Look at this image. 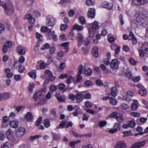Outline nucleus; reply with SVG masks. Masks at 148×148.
<instances>
[{
	"label": "nucleus",
	"mask_w": 148,
	"mask_h": 148,
	"mask_svg": "<svg viewBox=\"0 0 148 148\" xmlns=\"http://www.w3.org/2000/svg\"><path fill=\"white\" fill-rule=\"evenodd\" d=\"M147 18L142 12H140L137 16L136 20L140 26L145 27L147 24Z\"/></svg>",
	"instance_id": "1"
},
{
	"label": "nucleus",
	"mask_w": 148,
	"mask_h": 148,
	"mask_svg": "<svg viewBox=\"0 0 148 148\" xmlns=\"http://www.w3.org/2000/svg\"><path fill=\"white\" fill-rule=\"evenodd\" d=\"M0 5L4 9L5 14L8 15H11L14 13V7L12 3L9 4H5L0 0Z\"/></svg>",
	"instance_id": "2"
},
{
	"label": "nucleus",
	"mask_w": 148,
	"mask_h": 148,
	"mask_svg": "<svg viewBox=\"0 0 148 148\" xmlns=\"http://www.w3.org/2000/svg\"><path fill=\"white\" fill-rule=\"evenodd\" d=\"M56 19L52 16H47L46 19V25L48 27H51L52 29L56 23Z\"/></svg>",
	"instance_id": "3"
},
{
	"label": "nucleus",
	"mask_w": 148,
	"mask_h": 148,
	"mask_svg": "<svg viewBox=\"0 0 148 148\" xmlns=\"http://www.w3.org/2000/svg\"><path fill=\"white\" fill-rule=\"evenodd\" d=\"M98 24V23L95 21L91 24L92 27L88 29V32L90 35H93L95 32L98 30L99 28Z\"/></svg>",
	"instance_id": "4"
},
{
	"label": "nucleus",
	"mask_w": 148,
	"mask_h": 148,
	"mask_svg": "<svg viewBox=\"0 0 148 148\" xmlns=\"http://www.w3.org/2000/svg\"><path fill=\"white\" fill-rule=\"evenodd\" d=\"M44 74L47 80L49 82L53 81L56 78L55 76L53 75L52 73L49 70H45Z\"/></svg>",
	"instance_id": "5"
},
{
	"label": "nucleus",
	"mask_w": 148,
	"mask_h": 148,
	"mask_svg": "<svg viewBox=\"0 0 148 148\" xmlns=\"http://www.w3.org/2000/svg\"><path fill=\"white\" fill-rule=\"evenodd\" d=\"M13 66L14 67L17 68L18 66V71L20 73H23L24 72V71H25V67L24 66L22 65L21 64L18 63L17 61H16L14 62Z\"/></svg>",
	"instance_id": "6"
},
{
	"label": "nucleus",
	"mask_w": 148,
	"mask_h": 148,
	"mask_svg": "<svg viewBox=\"0 0 148 148\" xmlns=\"http://www.w3.org/2000/svg\"><path fill=\"white\" fill-rule=\"evenodd\" d=\"M45 90L42 89L34 93L33 95V98L34 101H36L37 100L38 97L43 96L45 95Z\"/></svg>",
	"instance_id": "7"
},
{
	"label": "nucleus",
	"mask_w": 148,
	"mask_h": 148,
	"mask_svg": "<svg viewBox=\"0 0 148 148\" xmlns=\"http://www.w3.org/2000/svg\"><path fill=\"white\" fill-rule=\"evenodd\" d=\"M12 45V42L9 40L5 42L4 45H3L2 50L4 53H6L7 52L8 49L11 47Z\"/></svg>",
	"instance_id": "8"
},
{
	"label": "nucleus",
	"mask_w": 148,
	"mask_h": 148,
	"mask_svg": "<svg viewBox=\"0 0 148 148\" xmlns=\"http://www.w3.org/2000/svg\"><path fill=\"white\" fill-rule=\"evenodd\" d=\"M133 92L132 91H128L127 92V94L123 96L122 98L125 100L129 101L131 100L132 97L133 96Z\"/></svg>",
	"instance_id": "9"
},
{
	"label": "nucleus",
	"mask_w": 148,
	"mask_h": 148,
	"mask_svg": "<svg viewBox=\"0 0 148 148\" xmlns=\"http://www.w3.org/2000/svg\"><path fill=\"white\" fill-rule=\"evenodd\" d=\"M25 131L24 128L23 127H20L17 129L16 132V136L18 138L21 137L24 135Z\"/></svg>",
	"instance_id": "10"
},
{
	"label": "nucleus",
	"mask_w": 148,
	"mask_h": 148,
	"mask_svg": "<svg viewBox=\"0 0 148 148\" xmlns=\"http://www.w3.org/2000/svg\"><path fill=\"white\" fill-rule=\"evenodd\" d=\"M132 2L136 5H143L148 3V0H132Z\"/></svg>",
	"instance_id": "11"
},
{
	"label": "nucleus",
	"mask_w": 148,
	"mask_h": 148,
	"mask_svg": "<svg viewBox=\"0 0 148 148\" xmlns=\"http://www.w3.org/2000/svg\"><path fill=\"white\" fill-rule=\"evenodd\" d=\"M137 87L139 89V94L142 96L145 95L147 93V91L145 88L140 84H138L136 85Z\"/></svg>",
	"instance_id": "12"
},
{
	"label": "nucleus",
	"mask_w": 148,
	"mask_h": 148,
	"mask_svg": "<svg viewBox=\"0 0 148 148\" xmlns=\"http://www.w3.org/2000/svg\"><path fill=\"white\" fill-rule=\"evenodd\" d=\"M115 87L113 86L112 87L111 89V94L114 97H115L116 95L117 88L119 87V85L118 82H116L115 83Z\"/></svg>",
	"instance_id": "13"
},
{
	"label": "nucleus",
	"mask_w": 148,
	"mask_h": 148,
	"mask_svg": "<svg viewBox=\"0 0 148 148\" xmlns=\"http://www.w3.org/2000/svg\"><path fill=\"white\" fill-rule=\"evenodd\" d=\"M24 19H28L29 22L32 24L34 23L35 21V19L32 17V15L30 14H27V13H26L25 14Z\"/></svg>",
	"instance_id": "14"
},
{
	"label": "nucleus",
	"mask_w": 148,
	"mask_h": 148,
	"mask_svg": "<svg viewBox=\"0 0 148 148\" xmlns=\"http://www.w3.org/2000/svg\"><path fill=\"white\" fill-rule=\"evenodd\" d=\"M126 143L123 140L117 141L115 146V148H126Z\"/></svg>",
	"instance_id": "15"
},
{
	"label": "nucleus",
	"mask_w": 148,
	"mask_h": 148,
	"mask_svg": "<svg viewBox=\"0 0 148 148\" xmlns=\"http://www.w3.org/2000/svg\"><path fill=\"white\" fill-rule=\"evenodd\" d=\"M102 5L104 8L109 10H112L113 8V4L112 3H109L107 1H103Z\"/></svg>",
	"instance_id": "16"
},
{
	"label": "nucleus",
	"mask_w": 148,
	"mask_h": 148,
	"mask_svg": "<svg viewBox=\"0 0 148 148\" xmlns=\"http://www.w3.org/2000/svg\"><path fill=\"white\" fill-rule=\"evenodd\" d=\"M16 51L17 53L20 55H24L25 54L26 50L23 47L19 46L17 47Z\"/></svg>",
	"instance_id": "17"
},
{
	"label": "nucleus",
	"mask_w": 148,
	"mask_h": 148,
	"mask_svg": "<svg viewBox=\"0 0 148 148\" xmlns=\"http://www.w3.org/2000/svg\"><path fill=\"white\" fill-rule=\"evenodd\" d=\"M118 60L117 59L112 60L110 64V66L111 68L113 69L118 68Z\"/></svg>",
	"instance_id": "18"
},
{
	"label": "nucleus",
	"mask_w": 148,
	"mask_h": 148,
	"mask_svg": "<svg viewBox=\"0 0 148 148\" xmlns=\"http://www.w3.org/2000/svg\"><path fill=\"white\" fill-rule=\"evenodd\" d=\"M129 39L132 40V44L134 45L136 44L137 42V39L136 38L132 31L130 32L129 35Z\"/></svg>",
	"instance_id": "19"
},
{
	"label": "nucleus",
	"mask_w": 148,
	"mask_h": 148,
	"mask_svg": "<svg viewBox=\"0 0 148 148\" xmlns=\"http://www.w3.org/2000/svg\"><path fill=\"white\" fill-rule=\"evenodd\" d=\"M25 119L28 122L31 121L33 119V116L30 112H28L24 116Z\"/></svg>",
	"instance_id": "20"
},
{
	"label": "nucleus",
	"mask_w": 148,
	"mask_h": 148,
	"mask_svg": "<svg viewBox=\"0 0 148 148\" xmlns=\"http://www.w3.org/2000/svg\"><path fill=\"white\" fill-rule=\"evenodd\" d=\"M89 18H94L95 16V10L93 8H90L89 9L87 14Z\"/></svg>",
	"instance_id": "21"
},
{
	"label": "nucleus",
	"mask_w": 148,
	"mask_h": 148,
	"mask_svg": "<svg viewBox=\"0 0 148 148\" xmlns=\"http://www.w3.org/2000/svg\"><path fill=\"white\" fill-rule=\"evenodd\" d=\"M83 38V37L82 34L80 33H78L77 34V38L78 47H80L82 45Z\"/></svg>",
	"instance_id": "22"
},
{
	"label": "nucleus",
	"mask_w": 148,
	"mask_h": 148,
	"mask_svg": "<svg viewBox=\"0 0 148 148\" xmlns=\"http://www.w3.org/2000/svg\"><path fill=\"white\" fill-rule=\"evenodd\" d=\"M98 48L97 47H94L92 50L93 56L95 58H97L99 56Z\"/></svg>",
	"instance_id": "23"
},
{
	"label": "nucleus",
	"mask_w": 148,
	"mask_h": 148,
	"mask_svg": "<svg viewBox=\"0 0 148 148\" xmlns=\"http://www.w3.org/2000/svg\"><path fill=\"white\" fill-rule=\"evenodd\" d=\"M83 95H84L82 93H77L76 94V99L77 103H79L82 101Z\"/></svg>",
	"instance_id": "24"
},
{
	"label": "nucleus",
	"mask_w": 148,
	"mask_h": 148,
	"mask_svg": "<svg viewBox=\"0 0 148 148\" xmlns=\"http://www.w3.org/2000/svg\"><path fill=\"white\" fill-rule=\"evenodd\" d=\"M138 102L136 100H134L133 103L131 105V108L133 110H136L138 108Z\"/></svg>",
	"instance_id": "25"
},
{
	"label": "nucleus",
	"mask_w": 148,
	"mask_h": 148,
	"mask_svg": "<svg viewBox=\"0 0 148 148\" xmlns=\"http://www.w3.org/2000/svg\"><path fill=\"white\" fill-rule=\"evenodd\" d=\"M144 146L142 142H138L133 144L132 146L130 148H140Z\"/></svg>",
	"instance_id": "26"
},
{
	"label": "nucleus",
	"mask_w": 148,
	"mask_h": 148,
	"mask_svg": "<svg viewBox=\"0 0 148 148\" xmlns=\"http://www.w3.org/2000/svg\"><path fill=\"white\" fill-rule=\"evenodd\" d=\"M19 122L15 120H12L10 121V127L13 128H17Z\"/></svg>",
	"instance_id": "27"
},
{
	"label": "nucleus",
	"mask_w": 148,
	"mask_h": 148,
	"mask_svg": "<svg viewBox=\"0 0 148 148\" xmlns=\"http://www.w3.org/2000/svg\"><path fill=\"white\" fill-rule=\"evenodd\" d=\"M141 49L145 51L147 54H148V43L147 42H144L141 47Z\"/></svg>",
	"instance_id": "28"
},
{
	"label": "nucleus",
	"mask_w": 148,
	"mask_h": 148,
	"mask_svg": "<svg viewBox=\"0 0 148 148\" xmlns=\"http://www.w3.org/2000/svg\"><path fill=\"white\" fill-rule=\"evenodd\" d=\"M74 78L72 76H70L66 80V82L67 84L69 85L71 83L73 82L74 81Z\"/></svg>",
	"instance_id": "29"
},
{
	"label": "nucleus",
	"mask_w": 148,
	"mask_h": 148,
	"mask_svg": "<svg viewBox=\"0 0 148 148\" xmlns=\"http://www.w3.org/2000/svg\"><path fill=\"white\" fill-rule=\"evenodd\" d=\"M84 27L76 24H75L73 26V28L74 30H76L77 31H80L82 30Z\"/></svg>",
	"instance_id": "30"
},
{
	"label": "nucleus",
	"mask_w": 148,
	"mask_h": 148,
	"mask_svg": "<svg viewBox=\"0 0 148 148\" xmlns=\"http://www.w3.org/2000/svg\"><path fill=\"white\" fill-rule=\"evenodd\" d=\"M52 135L53 140H58L61 139V136L58 134L56 133H52Z\"/></svg>",
	"instance_id": "31"
},
{
	"label": "nucleus",
	"mask_w": 148,
	"mask_h": 148,
	"mask_svg": "<svg viewBox=\"0 0 148 148\" xmlns=\"http://www.w3.org/2000/svg\"><path fill=\"white\" fill-rule=\"evenodd\" d=\"M66 85L63 83H60L58 86V89L60 90H63L65 91L68 89V87L66 88Z\"/></svg>",
	"instance_id": "32"
},
{
	"label": "nucleus",
	"mask_w": 148,
	"mask_h": 148,
	"mask_svg": "<svg viewBox=\"0 0 148 148\" xmlns=\"http://www.w3.org/2000/svg\"><path fill=\"white\" fill-rule=\"evenodd\" d=\"M61 46L64 47V49L65 50V52H67L69 49V47L68 46V42H65L62 43L61 44Z\"/></svg>",
	"instance_id": "33"
},
{
	"label": "nucleus",
	"mask_w": 148,
	"mask_h": 148,
	"mask_svg": "<svg viewBox=\"0 0 148 148\" xmlns=\"http://www.w3.org/2000/svg\"><path fill=\"white\" fill-rule=\"evenodd\" d=\"M43 124L46 128H48L50 125L49 120L47 119H45L43 121Z\"/></svg>",
	"instance_id": "34"
},
{
	"label": "nucleus",
	"mask_w": 148,
	"mask_h": 148,
	"mask_svg": "<svg viewBox=\"0 0 148 148\" xmlns=\"http://www.w3.org/2000/svg\"><path fill=\"white\" fill-rule=\"evenodd\" d=\"M119 122H121L123 119V116L122 114L118 113V114L116 118Z\"/></svg>",
	"instance_id": "35"
},
{
	"label": "nucleus",
	"mask_w": 148,
	"mask_h": 148,
	"mask_svg": "<svg viewBox=\"0 0 148 148\" xmlns=\"http://www.w3.org/2000/svg\"><path fill=\"white\" fill-rule=\"evenodd\" d=\"M50 45L48 43H46L43 45L40 48V49L42 50H44L45 49H48L50 47Z\"/></svg>",
	"instance_id": "36"
},
{
	"label": "nucleus",
	"mask_w": 148,
	"mask_h": 148,
	"mask_svg": "<svg viewBox=\"0 0 148 148\" xmlns=\"http://www.w3.org/2000/svg\"><path fill=\"white\" fill-rule=\"evenodd\" d=\"M122 133L124 134L123 136V137L130 136L132 135V132L131 130L129 131H123Z\"/></svg>",
	"instance_id": "37"
},
{
	"label": "nucleus",
	"mask_w": 148,
	"mask_h": 148,
	"mask_svg": "<svg viewBox=\"0 0 148 148\" xmlns=\"http://www.w3.org/2000/svg\"><path fill=\"white\" fill-rule=\"evenodd\" d=\"M35 85L33 83L30 84L28 87V90L29 92L30 93H32L33 92V89L34 88Z\"/></svg>",
	"instance_id": "38"
},
{
	"label": "nucleus",
	"mask_w": 148,
	"mask_h": 148,
	"mask_svg": "<svg viewBox=\"0 0 148 148\" xmlns=\"http://www.w3.org/2000/svg\"><path fill=\"white\" fill-rule=\"evenodd\" d=\"M28 75L32 78L35 79L36 78V75L35 72L31 71L29 72L28 73Z\"/></svg>",
	"instance_id": "39"
},
{
	"label": "nucleus",
	"mask_w": 148,
	"mask_h": 148,
	"mask_svg": "<svg viewBox=\"0 0 148 148\" xmlns=\"http://www.w3.org/2000/svg\"><path fill=\"white\" fill-rule=\"evenodd\" d=\"M130 114L131 116L136 117H140L141 116L139 113L136 112H132L130 113Z\"/></svg>",
	"instance_id": "40"
},
{
	"label": "nucleus",
	"mask_w": 148,
	"mask_h": 148,
	"mask_svg": "<svg viewBox=\"0 0 148 148\" xmlns=\"http://www.w3.org/2000/svg\"><path fill=\"white\" fill-rule=\"evenodd\" d=\"M78 20L80 23L82 25H85L86 23V21L85 18L83 16H80L79 17Z\"/></svg>",
	"instance_id": "41"
},
{
	"label": "nucleus",
	"mask_w": 148,
	"mask_h": 148,
	"mask_svg": "<svg viewBox=\"0 0 148 148\" xmlns=\"http://www.w3.org/2000/svg\"><path fill=\"white\" fill-rule=\"evenodd\" d=\"M41 137L42 136L41 135H36L34 136H31L30 137V140L32 141H33L34 140L37 139Z\"/></svg>",
	"instance_id": "42"
},
{
	"label": "nucleus",
	"mask_w": 148,
	"mask_h": 148,
	"mask_svg": "<svg viewBox=\"0 0 148 148\" xmlns=\"http://www.w3.org/2000/svg\"><path fill=\"white\" fill-rule=\"evenodd\" d=\"M84 71L85 74L88 75H91L92 73V70L90 68L85 69H84Z\"/></svg>",
	"instance_id": "43"
},
{
	"label": "nucleus",
	"mask_w": 148,
	"mask_h": 148,
	"mask_svg": "<svg viewBox=\"0 0 148 148\" xmlns=\"http://www.w3.org/2000/svg\"><path fill=\"white\" fill-rule=\"evenodd\" d=\"M42 119V117L40 116L37 119L35 124L36 126L38 127L39 126L41 122Z\"/></svg>",
	"instance_id": "44"
},
{
	"label": "nucleus",
	"mask_w": 148,
	"mask_h": 148,
	"mask_svg": "<svg viewBox=\"0 0 148 148\" xmlns=\"http://www.w3.org/2000/svg\"><path fill=\"white\" fill-rule=\"evenodd\" d=\"M129 61L130 63L133 65H135L137 63L136 61L132 57L129 59Z\"/></svg>",
	"instance_id": "45"
},
{
	"label": "nucleus",
	"mask_w": 148,
	"mask_h": 148,
	"mask_svg": "<svg viewBox=\"0 0 148 148\" xmlns=\"http://www.w3.org/2000/svg\"><path fill=\"white\" fill-rule=\"evenodd\" d=\"M36 38L38 39V41H42L43 38L42 36L38 32H36Z\"/></svg>",
	"instance_id": "46"
},
{
	"label": "nucleus",
	"mask_w": 148,
	"mask_h": 148,
	"mask_svg": "<svg viewBox=\"0 0 148 148\" xmlns=\"http://www.w3.org/2000/svg\"><path fill=\"white\" fill-rule=\"evenodd\" d=\"M84 105L86 107L88 108H91L92 106L91 103L88 101H86L84 102Z\"/></svg>",
	"instance_id": "47"
},
{
	"label": "nucleus",
	"mask_w": 148,
	"mask_h": 148,
	"mask_svg": "<svg viewBox=\"0 0 148 148\" xmlns=\"http://www.w3.org/2000/svg\"><path fill=\"white\" fill-rule=\"evenodd\" d=\"M49 29L46 26H43L41 27V31L43 33H46L48 32Z\"/></svg>",
	"instance_id": "48"
},
{
	"label": "nucleus",
	"mask_w": 148,
	"mask_h": 148,
	"mask_svg": "<svg viewBox=\"0 0 148 148\" xmlns=\"http://www.w3.org/2000/svg\"><path fill=\"white\" fill-rule=\"evenodd\" d=\"M110 104L113 105H115L117 103V101L112 98H110Z\"/></svg>",
	"instance_id": "49"
},
{
	"label": "nucleus",
	"mask_w": 148,
	"mask_h": 148,
	"mask_svg": "<svg viewBox=\"0 0 148 148\" xmlns=\"http://www.w3.org/2000/svg\"><path fill=\"white\" fill-rule=\"evenodd\" d=\"M140 76H138L137 77H133L132 78V80L135 82H138L140 79Z\"/></svg>",
	"instance_id": "50"
},
{
	"label": "nucleus",
	"mask_w": 148,
	"mask_h": 148,
	"mask_svg": "<svg viewBox=\"0 0 148 148\" xmlns=\"http://www.w3.org/2000/svg\"><path fill=\"white\" fill-rule=\"evenodd\" d=\"M57 88L56 86L54 85H52L50 86L49 89L51 92H53L56 91Z\"/></svg>",
	"instance_id": "51"
},
{
	"label": "nucleus",
	"mask_w": 148,
	"mask_h": 148,
	"mask_svg": "<svg viewBox=\"0 0 148 148\" xmlns=\"http://www.w3.org/2000/svg\"><path fill=\"white\" fill-rule=\"evenodd\" d=\"M83 66L82 64H81L78 67V71L77 73V74H82L83 73Z\"/></svg>",
	"instance_id": "52"
},
{
	"label": "nucleus",
	"mask_w": 148,
	"mask_h": 148,
	"mask_svg": "<svg viewBox=\"0 0 148 148\" xmlns=\"http://www.w3.org/2000/svg\"><path fill=\"white\" fill-rule=\"evenodd\" d=\"M121 126L119 123H116L115 125L113 127L114 129L116 130V132L120 130V129Z\"/></svg>",
	"instance_id": "53"
},
{
	"label": "nucleus",
	"mask_w": 148,
	"mask_h": 148,
	"mask_svg": "<svg viewBox=\"0 0 148 148\" xmlns=\"http://www.w3.org/2000/svg\"><path fill=\"white\" fill-rule=\"evenodd\" d=\"M2 94L4 100L8 99L10 96V95L8 93H3Z\"/></svg>",
	"instance_id": "54"
},
{
	"label": "nucleus",
	"mask_w": 148,
	"mask_h": 148,
	"mask_svg": "<svg viewBox=\"0 0 148 148\" xmlns=\"http://www.w3.org/2000/svg\"><path fill=\"white\" fill-rule=\"evenodd\" d=\"M81 74H77V78L76 79V82H80L82 79V77L81 76Z\"/></svg>",
	"instance_id": "55"
},
{
	"label": "nucleus",
	"mask_w": 148,
	"mask_h": 148,
	"mask_svg": "<svg viewBox=\"0 0 148 148\" xmlns=\"http://www.w3.org/2000/svg\"><path fill=\"white\" fill-rule=\"evenodd\" d=\"M125 75L129 79L132 80V78L133 76H132V75L131 72H129L127 73H126Z\"/></svg>",
	"instance_id": "56"
},
{
	"label": "nucleus",
	"mask_w": 148,
	"mask_h": 148,
	"mask_svg": "<svg viewBox=\"0 0 148 148\" xmlns=\"http://www.w3.org/2000/svg\"><path fill=\"white\" fill-rule=\"evenodd\" d=\"M138 52L139 54V56L140 57L143 58L144 56V54L145 53H146L145 52V51H143V50L141 49L139 50H138Z\"/></svg>",
	"instance_id": "57"
},
{
	"label": "nucleus",
	"mask_w": 148,
	"mask_h": 148,
	"mask_svg": "<svg viewBox=\"0 0 148 148\" xmlns=\"http://www.w3.org/2000/svg\"><path fill=\"white\" fill-rule=\"evenodd\" d=\"M118 114V113H117V112H114L110 114V116L112 118H116Z\"/></svg>",
	"instance_id": "58"
},
{
	"label": "nucleus",
	"mask_w": 148,
	"mask_h": 148,
	"mask_svg": "<svg viewBox=\"0 0 148 148\" xmlns=\"http://www.w3.org/2000/svg\"><path fill=\"white\" fill-rule=\"evenodd\" d=\"M128 125L129 127H133L135 126L136 124L134 121H131L129 122Z\"/></svg>",
	"instance_id": "59"
},
{
	"label": "nucleus",
	"mask_w": 148,
	"mask_h": 148,
	"mask_svg": "<svg viewBox=\"0 0 148 148\" xmlns=\"http://www.w3.org/2000/svg\"><path fill=\"white\" fill-rule=\"evenodd\" d=\"M69 97L70 100L74 101L76 99V94H70L69 95Z\"/></svg>",
	"instance_id": "60"
},
{
	"label": "nucleus",
	"mask_w": 148,
	"mask_h": 148,
	"mask_svg": "<svg viewBox=\"0 0 148 148\" xmlns=\"http://www.w3.org/2000/svg\"><path fill=\"white\" fill-rule=\"evenodd\" d=\"M123 50L125 52L129 51L130 50V48L127 45H123L122 48Z\"/></svg>",
	"instance_id": "61"
},
{
	"label": "nucleus",
	"mask_w": 148,
	"mask_h": 148,
	"mask_svg": "<svg viewBox=\"0 0 148 148\" xmlns=\"http://www.w3.org/2000/svg\"><path fill=\"white\" fill-rule=\"evenodd\" d=\"M107 124V122L105 121H101L99 123V125L101 127H103Z\"/></svg>",
	"instance_id": "62"
},
{
	"label": "nucleus",
	"mask_w": 148,
	"mask_h": 148,
	"mask_svg": "<svg viewBox=\"0 0 148 148\" xmlns=\"http://www.w3.org/2000/svg\"><path fill=\"white\" fill-rule=\"evenodd\" d=\"M25 61V58L23 56H21L19 57L18 59V62L19 63H23Z\"/></svg>",
	"instance_id": "63"
},
{
	"label": "nucleus",
	"mask_w": 148,
	"mask_h": 148,
	"mask_svg": "<svg viewBox=\"0 0 148 148\" xmlns=\"http://www.w3.org/2000/svg\"><path fill=\"white\" fill-rule=\"evenodd\" d=\"M49 52L51 54H53L56 51V49L54 47H51L49 48Z\"/></svg>",
	"instance_id": "64"
}]
</instances>
